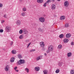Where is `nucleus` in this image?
<instances>
[{
  "mask_svg": "<svg viewBox=\"0 0 74 74\" xmlns=\"http://www.w3.org/2000/svg\"><path fill=\"white\" fill-rule=\"evenodd\" d=\"M38 30H39V31H40V32H42V29H41V28H39L38 29Z\"/></svg>",
  "mask_w": 74,
  "mask_h": 74,
  "instance_id": "obj_35",
  "label": "nucleus"
},
{
  "mask_svg": "<svg viewBox=\"0 0 74 74\" xmlns=\"http://www.w3.org/2000/svg\"><path fill=\"white\" fill-rule=\"evenodd\" d=\"M40 57H41V58H42V56H41Z\"/></svg>",
  "mask_w": 74,
  "mask_h": 74,
  "instance_id": "obj_52",
  "label": "nucleus"
},
{
  "mask_svg": "<svg viewBox=\"0 0 74 74\" xmlns=\"http://www.w3.org/2000/svg\"><path fill=\"white\" fill-rule=\"evenodd\" d=\"M20 2H21L22 1V0H19Z\"/></svg>",
  "mask_w": 74,
  "mask_h": 74,
  "instance_id": "obj_49",
  "label": "nucleus"
},
{
  "mask_svg": "<svg viewBox=\"0 0 74 74\" xmlns=\"http://www.w3.org/2000/svg\"><path fill=\"white\" fill-rule=\"evenodd\" d=\"M17 56L19 59H21V58H22V55H21V54L18 55Z\"/></svg>",
  "mask_w": 74,
  "mask_h": 74,
  "instance_id": "obj_18",
  "label": "nucleus"
},
{
  "mask_svg": "<svg viewBox=\"0 0 74 74\" xmlns=\"http://www.w3.org/2000/svg\"><path fill=\"white\" fill-rule=\"evenodd\" d=\"M63 65V63L59 62L58 63V66H62Z\"/></svg>",
  "mask_w": 74,
  "mask_h": 74,
  "instance_id": "obj_20",
  "label": "nucleus"
},
{
  "mask_svg": "<svg viewBox=\"0 0 74 74\" xmlns=\"http://www.w3.org/2000/svg\"><path fill=\"white\" fill-rule=\"evenodd\" d=\"M51 2H52V1H51V0H48L46 2V3H51Z\"/></svg>",
  "mask_w": 74,
  "mask_h": 74,
  "instance_id": "obj_33",
  "label": "nucleus"
},
{
  "mask_svg": "<svg viewBox=\"0 0 74 74\" xmlns=\"http://www.w3.org/2000/svg\"><path fill=\"white\" fill-rule=\"evenodd\" d=\"M60 71L59 70V69H57L56 71V73H59Z\"/></svg>",
  "mask_w": 74,
  "mask_h": 74,
  "instance_id": "obj_31",
  "label": "nucleus"
},
{
  "mask_svg": "<svg viewBox=\"0 0 74 74\" xmlns=\"http://www.w3.org/2000/svg\"><path fill=\"white\" fill-rule=\"evenodd\" d=\"M3 4H2V3H0V8L3 7Z\"/></svg>",
  "mask_w": 74,
  "mask_h": 74,
  "instance_id": "obj_37",
  "label": "nucleus"
},
{
  "mask_svg": "<svg viewBox=\"0 0 74 74\" xmlns=\"http://www.w3.org/2000/svg\"><path fill=\"white\" fill-rule=\"evenodd\" d=\"M51 1L52 2H53V3L55 1V0H51Z\"/></svg>",
  "mask_w": 74,
  "mask_h": 74,
  "instance_id": "obj_45",
  "label": "nucleus"
},
{
  "mask_svg": "<svg viewBox=\"0 0 74 74\" xmlns=\"http://www.w3.org/2000/svg\"><path fill=\"white\" fill-rule=\"evenodd\" d=\"M13 43V42L12 41V42L11 43V44H10V45H12Z\"/></svg>",
  "mask_w": 74,
  "mask_h": 74,
  "instance_id": "obj_43",
  "label": "nucleus"
},
{
  "mask_svg": "<svg viewBox=\"0 0 74 74\" xmlns=\"http://www.w3.org/2000/svg\"><path fill=\"white\" fill-rule=\"evenodd\" d=\"M59 36H60V38H63V37L64 35L63 34H61Z\"/></svg>",
  "mask_w": 74,
  "mask_h": 74,
  "instance_id": "obj_27",
  "label": "nucleus"
},
{
  "mask_svg": "<svg viewBox=\"0 0 74 74\" xmlns=\"http://www.w3.org/2000/svg\"><path fill=\"white\" fill-rule=\"evenodd\" d=\"M71 45H74V42H71Z\"/></svg>",
  "mask_w": 74,
  "mask_h": 74,
  "instance_id": "obj_41",
  "label": "nucleus"
},
{
  "mask_svg": "<svg viewBox=\"0 0 74 74\" xmlns=\"http://www.w3.org/2000/svg\"><path fill=\"white\" fill-rule=\"evenodd\" d=\"M63 41L64 43H67L69 42V40L67 39H65L63 40Z\"/></svg>",
  "mask_w": 74,
  "mask_h": 74,
  "instance_id": "obj_11",
  "label": "nucleus"
},
{
  "mask_svg": "<svg viewBox=\"0 0 74 74\" xmlns=\"http://www.w3.org/2000/svg\"><path fill=\"white\" fill-rule=\"evenodd\" d=\"M39 20L40 22H42V23H43V22H45V18L43 17H41L40 18H39Z\"/></svg>",
  "mask_w": 74,
  "mask_h": 74,
  "instance_id": "obj_3",
  "label": "nucleus"
},
{
  "mask_svg": "<svg viewBox=\"0 0 74 74\" xmlns=\"http://www.w3.org/2000/svg\"><path fill=\"white\" fill-rule=\"evenodd\" d=\"M40 47H44V42H40Z\"/></svg>",
  "mask_w": 74,
  "mask_h": 74,
  "instance_id": "obj_10",
  "label": "nucleus"
},
{
  "mask_svg": "<svg viewBox=\"0 0 74 74\" xmlns=\"http://www.w3.org/2000/svg\"><path fill=\"white\" fill-rule=\"evenodd\" d=\"M44 55H45V56H47V53H45L44 54Z\"/></svg>",
  "mask_w": 74,
  "mask_h": 74,
  "instance_id": "obj_48",
  "label": "nucleus"
},
{
  "mask_svg": "<svg viewBox=\"0 0 74 74\" xmlns=\"http://www.w3.org/2000/svg\"><path fill=\"white\" fill-rule=\"evenodd\" d=\"M21 15L22 16H25V13L24 12L22 13L21 14Z\"/></svg>",
  "mask_w": 74,
  "mask_h": 74,
  "instance_id": "obj_32",
  "label": "nucleus"
},
{
  "mask_svg": "<svg viewBox=\"0 0 74 74\" xmlns=\"http://www.w3.org/2000/svg\"><path fill=\"white\" fill-rule=\"evenodd\" d=\"M25 71H27V73H29V69L27 68H26L25 69Z\"/></svg>",
  "mask_w": 74,
  "mask_h": 74,
  "instance_id": "obj_22",
  "label": "nucleus"
},
{
  "mask_svg": "<svg viewBox=\"0 0 74 74\" xmlns=\"http://www.w3.org/2000/svg\"><path fill=\"white\" fill-rule=\"evenodd\" d=\"M37 2L38 3H42L43 2V0H38Z\"/></svg>",
  "mask_w": 74,
  "mask_h": 74,
  "instance_id": "obj_21",
  "label": "nucleus"
},
{
  "mask_svg": "<svg viewBox=\"0 0 74 74\" xmlns=\"http://www.w3.org/2000/svg\"><path fill=\"white\" fill-rule=\"evenodd\" d=\"M4 20H3L2 21V23H4Z\"/></svg>",
  "mask_w": 74,
  "mask_h": 74,
  "instance_id": "obj_47",
  "label": "nucleus"
},
{
  "mask_svg": "<svg viewBox=\"0 0 74 74\" xmlns=\"http://www.w3.org/2000/svg\"><path fill=\"white\" fill-rule=\"evenodd\" d=\"M35 70H36V71H39V70H40V67H35Z\"/></svg>",
  "mask_w": 74,
  "mask_h": 74,
  "instance_id": "obj_14",
  "label": "nucleus"
},
{
  "mask_svg": "<svg viewBox=\"0 0 74 74\" xmlns=\"http://www.w3.org/2000/svg\"><path fill=\"white\" fill-rule=\"evenodd\" d=\"M69 2L67 1H66L64 3V5L65 7H68L69 6Z\"/></svg>",
  "mask_w": 74,
  "mask_h": 74,
  "instance_id": "obj_8",
  "label": "nucleus"
},
{
  "mask_svg": "<svg viewBox=\"0 0 74 74\" xmlns=\"http://www.w3.org/2000/svg\"><path fill=\"white\" fill-rule=\"evenodd\" d=\"M3 50V51H5V49H2Z\"/></svg>",
  "mask_w": 74,
  "mask_h": 74,
  "instance_id": "obj_50",
  "label": "nucleus"
},
{
  "mask_svg": "<svg viewBox=\"0 0 74 74\" xmlns=\"http://www.w3.org/2000/svg\"><path fill=\"white\" fill-rule=\"evenodd\" d=\"M14 70H16V69H17V66H16V67H15L14 68Z\"/></svg>",
  "mask_w": 74,
  "mask_h": 74,
  "instance_id": "obj_44",
  "label": "nucleus"
},
{
  "mask_svg": "<svg viewBox=\"0 0 74 74\" xmlns=\"http://www.w3.org/2000/svg\"><path fill=\"white\" fill-rule=\"evenodd\" d=\"M71 74H74V70H72L70 72Z\"/></svg>",
  "mask_w": 74,
  "mask_h": 74,
  "instance_id": "obj_29",
  "label": "nucleus"
},
{
  "mask_svg": "<svg viewBox=\"0 0 74 74\" xmlns=\"http://www.w3.org/2000/svg\"><path fill=\"white\" fill-rule=\"evenodd\" d=\"M36 51V50L35 49H32L30 51V52H34V51Z\"/></svg>",
  "mask_w": 74,
  "mask_h": 74,
  "instance_id": "obj_34",
  "label": "nucleus"
},
{
  "mask_svg": "<svg viewBox=\"0 0 74 74\" xmlns=\"http://www.w3.org/2000/svg\"><path fill=\"white\" fill-rule=\"evenodd\" d=\"M69 23H66L65 25V27H68L69 26Z\"/></svg>",
  "mask_w": 74,
  "mask_h": 74,
  "instance_id": "obj_26",
  "label": "nucleus"
},
{
  "mask_svg": "<svg viewBox=\"0 0 74 74\" xmlns=\"http://www.w3.org/2000/svg\"><path fill=\"white\" fill-rule=\"evenodd\" d=\"M43 73H44V74H48V70H45L43 71Z\"/></svg>",
  "mask_w": 74,
  "mask_h": 74,
  "instance_id": "obj_16",
  "label": "nucleus"
},
{
  "mask_svg": "<svg viewBox=\"0 0 74 74\" xmlns=\"http://www.w3.org/2000/svg\"><path fill=\"white\" fill-rule=\"evenodd\" d=\"M60 0H57V1H60Z\"/></svg>",
  "mask_w": 74,
  "mask_h": 74,
  "instance_id": "obj_51",
  "label": "nucleus"
},
{
  "mask_svg": "<svg viewBox=\"0 0 74 74\" xmlns=\"http://www.w3.org/2000/svg\"><path fill=\"white\" fill-rule=\"evenodd\" d=\"M41 59V58H40V57L38 56L36 58V60L37 61H38V60H39V59Z\"/></svg>",
  "mask_w": 74,
  "mask_h": 74,
  "instance_id": "obj_28",
  "label": "nucleus"
},
{
  "mask_svg": "<svg viewBox=\"0 0 74 74\" xmlns=\"http://www.w3.org/2000/svg\"><path fill=\"white\" fill-rule=\"evenodd\" d=\"M58 49H60V48H62V46L61 45H59L58 47Z\"/></svg>",
  "mask_w": 74,
  "mask_h": 74,
  "instance_id": "obj_25",
  "label": "nucleus"
},
{
  "mask_svg": "<svg viewBox=\"0 0 74 74\" xmlns=\"http://www.w3.org/2000/svg\"><path fill=\"white\" fill-rule=\"evenodd\" d=\"M22 10H23V11H24V12L25 11H26V10H27L26 8H25V7H24L23 8Z\"/></svg>",
  "mask_w": 74,
  "mask_h": 74,
  "instance_id": "obj_24",
  "label": "nucleus"
},
{
  "mask_svg": "<svg viewBox=\"0 0 74 74\" xmlns=\"http://www.w3.org/2000/svg\"><path fill=\"white\" fill-rule=\"evenodd\" d=\"M5 30H6L7 32H10V31L11 30V27L9 26H6L5 28Z\"/></svg>",
  "mask_w": 74,
  "mask_h": 74,
  "instance_id": "obj_5",
  "label": "nucleus"
},
{
  "mask_svg": "<svg viewBox=\"0 0 74 74\" xmlns=\"http://www.w3.org/2000/svg\"><path fill=\"white\" fill-rule=\"evenodd\" d=\"M10 69V65H7L5 68V71H9V69Z\"/></svg>",
  "mask_w": 74,
  "mask_h": 74,
  "instance_id": "obj_4",
  "label": "nucleus"
},
{
  "mask_svg": "<svg viewBox=\"0 0 74 74\" xmlns=\"http://www.w3.org/2000/svg\"><path fill=\"white\" fill-rule=\"evenodd\" d=\"M47 3L46 2L45 3H44V4L43 5V6L44 7H46V4H47Z\"/></svg>",
  "mask_w": 74,
  "mask_h": 74,
  "instance_id": "obj_39",
  "label": "nucleus"
},
{
  "mask_svg": "<svg viewBox=\"0 0 74 74\" xmlns=\"http://www.w3.org/2000/svg\"><path fill=\"white\" fill-rule=\"evenodd\" d=\"M7 15L6 14H4L3 15V17H4V18H7Z\"/></svg>",
  "mask_w": 74,
  "mask_h": 74,
  "instance_id": "obj_36",
  "label": "nucleus"
},
{
  "mask_svg": "<svg viewBox=\"0 0 74 74\" xmlns=\"http://www.w3.org/2000/svg\"><path fill=\"white\" fill-rule=\"evenodd\" d=\"M70 37H71V34H68L66 35V37L67 38H70Z\"/></svg>",
  "mask_w": 74,
  "mask_h": 74,
  "instance_id": "obj_13",
  "label": "nucleus"
},
{
  "mask_svg": "<svg viewBox=\"0 0 74 74\" xmlns=\"http://www.w3.org/2000/svg\"><path fill=\"white\" fill-rule=\"evenodd\" d=\"M21 23V21L20 20H17L16 22V24L17 26H20Z\"/></svg>",
  "mask_w": 74,
  "mask_h": 74,
  "instance_id": "obj_6",
  "label": "nucleus"
},
{
  "mask_svg": "<svg viewBox=\"0 0 74 74\" xmlns=\"http://www.w3.org/2000/svg\"><path fill=\"white\" fill-rule=\"evenodd\" d=\"M23 32V30H22V29H21L20 30L19 33L20 34H22V33Z\"/></svg>",
  "mask_w": 74,
  "mask_h": 74,
  "instance_id": "obj_30",
  "label": "nucleus"
},
{
  "mask_svg": "<svg viewBox=\"0 0 74 74\" xmlns=\"http://www.w3.org/2000/svg\"><path fill=\"white\" fill-rule=\"evenodd\" d=\"M15 60V58L14 57H12L10 59V62L12 63V62H14V60Z\"/></svg>",
  "mask_w": 74,
  "mask_h": 74,
  "instance_id": "obj_12",
  "label": "nucleus"
},
{
  "mask_svg": "<svg viewBox=\"0 0 74 74\" xmlns=\"http://www.w3.org/2000/svg\"><path fill=\"white\" fill-rule=\"evenodd\" d=\"M23 33H24V34H27L28 33V31H27V30L26 29H23Z\"/></svg>",
  "mask_w": 74,
  "mask_h": 74,
  "instance_id": "obj_7",
  "label": "nucleus"
},
{
  "mask_svg": "<svg viewBox=\"0 0 74 74\" xmlns=\"http://www.w3.org/2000/svg\"><path fill=\"white\" fill-rule=\"evenodd\" d=\"M19 38H20V39H22L23 38V35H21L19 37Z\"/></svg>",
  "mask_w": 74,
  "mask_h": 74,
  "instance_id": "obj_23",
  "label": "nucleus"
},
{
  "mask_svg": "<svg viewBox=\"0 0 74 74\" xmlns=\"http://www.w3.org/2000/svg\"><path fill=\"white\" fill-rule=\"evenodd\" d=\"M42 50L43 51H44L45 50V48H43L42 49Z\"/></svg>",
  "mask_w": 74,
  "mask_h": 74,
  "instance_id": "obj_42",
  "label": "nucleus"
},
{
  "mask_svg": "<svg viewBox=\"0 0 74 74\" xmlns=\"http://www.w3.org/2000/svg\"><path fill=\"white\" fill-rule=\"evenodd\" d=\"M55 8H56L55 5L53 4H52L51 5V9H52V10H54Z\"/></svg>",
  "mask_w": 74,
  "mask_h": 74,
  "instance_id": "obj_9",
  "label": "nucleus"
},
{
  "mask_svg": "<svg viewBox=\"0 0 74 74\" xmlns=\"http://www.w3.org/2000/svg\"><path fill=\"white\" fill-rule=\"evenodd\" d=\"M31 44V43H29L28 44V45L27 46V48H29V46Z\"/></svg>",
  "mask_w": 74,
  "mask_h": 74,
  "instance_id": "obj_40",
  "label": "nucleus"
},
{
  "mask_svg": "<svg viewBox=\"0 0 74 74\" xmlns=\"http://www.w3.org/2000/svg\"><path fill=\"white\" fill-rule=\"evenodd\" d=\"M3 29H1L0 30V32L3 33Z\"/></svg>",
  "mask_w": 74,
  "mask_h": 74,
  "instance_id": "obj_38",
  "label": "nucleus"
},
{
  "mask_svg": "<svg viewBox=\"0 0 74 74\" xmlns=\"http://www.w3.org/2000/svg\"><path fill=\"white\" fill-rule=\"evenodd\" d=\"M12 54H15L16 53V52L14 50H13L12 51Z\"/></svg>",
  "mask_w": 74,
  "mask_h": 74,
  "instance_id": "obj_19",
  "label": "nucleus"
},
{
  "mask_svg": "<svg viewBox=\"0 0 74 74\" xmlns=\"http://www.w3.org/2000/svg\"><path fill=\"white\" fill-rule=\"evenodd\" d=\"M15 70L16 71V72H18V71H19V70Z\"/></svg>",
  "mask_w": 74,
  "mask_h": 74,
  "instance_id": "obj_46",
  "label": "nucleus"
},
{
  "mask_svg": "<svg viewBox=\"0 0 74 74\" xmlns=\"http://www.w3.org/2000/svg\"><path fill=\"white\" fill-rule=\"evenodd\" d=\"M48 49L47 51V53H48L50 51H53V46L50 45L48 46Z\"/></svg>",
  "mask_w": 74,
  "mask_h": 74,
  "instance_id": "obj_1",
  "label": "nucleus"
},
{
  "mask_svg": "<svg viewBox=\"0 0 74 74\" xmlns=\"http://www.w3.org/2000/svg\"><path fill=\"white\" fill-rule=\"evenodd\" d=\"M67 55L68 57H70V56L72 55V53L71 52L68 53Z\"/></svg>",
  "mask_w": 74,
  "mask_h": 74,
  "instance_id": "obj_17",
  "label": "nucleus"
},
{
  "mask_svg": "<svg viewBox=\"0 0 74 74\" xmlns=\"http://www.w3.org/2000/svg\"><path fill=\"white\" fill-rule=\"evenodd\" d=\"M17 63L18 65H21V64H24V63H25V61L24 60L20 59L19 61H18Z\"/></svg>",
  "mask_w": 74,
  "mask_h": 74,
  "instance_id": "obj_2",
  "label": "nucleus"
},
{
  "mask_svg": "<svg viewBox=\"0 0 74 74\" xmlns=\"http://www.w3.org/2000/svg\"><path fill=\"white\" fill-rule=\"evenodd\" d=\"M65 19V16H62L60 17L61 20H63Z\"/></svg>",
  "mask_w": 74,
  "mask_h": 74,
  "instance_id": "obj_15",
  "label": "nucleus"
}]
</instances>
